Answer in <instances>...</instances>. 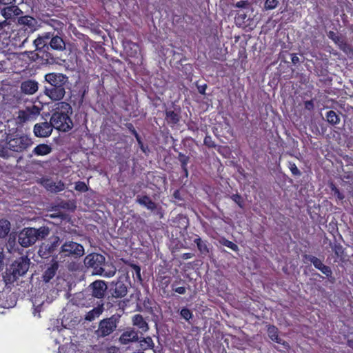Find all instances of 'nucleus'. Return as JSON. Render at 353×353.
I'll return each mask as SVG.
<instances>
[{"label":"nucleus","mask_w":353,"mask_h":353,"mask_svg":"<svg viewBox=\"0 0 353 353\" xmlns=\"http://www.w3.org/2000/svg\"><path fill=\"white\" fill-rule=\"evenodd\" d=\"M43 92L54 101H61L65 95V90L69 84V78L60 72H50L44 76Z\"/></svg>","instance_id":"nucleus-1"},{"label":"nucleus","mask_w":353,"mask_h":353,"mask_svg":"<svg viewBox=\"0 0 353 353\" xmlns=\"http://www.w3.org/2000/svg\"><path fill=\"white\" fill-rule=\"evenodd\" d=\"M72 109L70 104L65 101H59L54 105L50 122L56 130L66 132L72 129L74 125L70 118Z\"/></svg>","instance_id":"nucleus-2"},{"label":"nucleus","mask_w":353,"mask_h":353,"mask_svg":"<svg viewBox=\"0 0 353 353\" xmlns=\"http://www.w3.org/2000/svg\"><path fill=\"white\" fill-rule=\"evenodd\" d=\"M84 254L85 250L81 243L72 240H65L62 241L55 257L60 263H64L68 270H72L74 266L72 261L80 259Z\"/></svg>","instance_id":"nucleus-3"},{"label":"nucleus","mask_w":353,"mask_h":353,"mask_svg":"<svg viewBox=\"0 0 353 353\" xmlns=\"http://www.w3.org/2000/svg\"><path fill=\"white\" fill-rule=\"evenodd\" d=\"M0 134H2V140L6 141L8 149L14 152H23L33 144L32 139L23 133L8 134L1 130Z\"/></svg>","instance_id":"nucleus-4"},{"label":"nucleus","mask_w":353,"mask_h":353,"mask_svg":"<svg viewBox=\"0 0 353 353\" xmlns=\"http://www.w3.org/2000/svg\"><path fill=\"white\" fill-rule=\"evenodd\" d=\"M50 234V229L47 226L39 228H25L19 233V243L24 248H28L35 243L36 241L44 239Z\"/></svg>","instance_id":"nucleus-5"},{"label":"nucleus","mask_w":353,"mask_h":353,"mask_svg":"<svg viewBox=\"0 0 353 353\" xmlns=\"http://www.w3.org/2000/svg\"><path fill=\"white\" fill-rule=\"evenodd\" d=\"M105 263V258L99 253H90L84 259V264L87 268L93 269L92 274L96 275L111 277L114 275L115 270L104 272L103 265Z\"/></svg>","instance_id":"nucleus-6"},{"label":"nucleus","mask_w":353,"mask_h":353,"mask_svg":"<svg viewBox=\"0 0 353 353\" xmlns=\"http://www.w3.org/2000/svg\"><path fill=\"white\" fill-rule=\"evenodd\" d=\"M121 315L115 314L110 317L103 319L99 322L98 328L95 331L99 338H105L112 334L120 322Z\"/></svg>","instance_id":"nucleus-7"},{"label":"nucleus","mask_w":353,"mask_h":353,"mask_svg":"<svg viewBox=\"0 0 353 353\" xmlns=\"http://www.w3.org/2000/svg\"><path fill=\"white\" fill-rule=\"evenodd\" d=\"M30 267V259L27 256H21L17 259L7 268V273L12 276L13 280L17 279L19 276L24 275Z\"/></svg>","instance_id":"nucleus-8"},{"label":"nucleus","mask_w":353,"mask_h":353,"mask_svg":"<svg viewBox=\"0 0 353 353\" xmlns=\"http://www.w3.org/2000/svg\"><path fill=\"white\" fill-rule=\"evenodd\" d=\"M0 14L6 19H12L23 14L17 6L16 0H0Z\"/></svg>","instance_id":"nucleus-9"},{"label":"nucleus","mask_w":353,"mask_h":353,"mask_svg":"<svg viewBox=\"0 0 353 353\" xmlns=\"http://www.w3.org/2000/svg\"><path fill=\"white\" fill-rule=\"evenodd\" d=\"M63 241V239H61L58 236H52L48 243L41 245L39 254L42 258H48L57 251L59 248L60 249Z\"/></svg>","instance_id":"nucleus-10"},{"label":"nucleus","mask_w":353,"mask_h":353,"mask_svg":"<svg viewBox=\"0 0 353 353\" xmlns=\"http://www.w3.org/2000/svg\"><path fill=\"white\" fill-rule=\"evenodd\" d=\"M41 108L35 105L27 107L25 110H19L17 117V122L23 123L27 121H34L39 115Z\"/></svg>","instance_id":"nucleus-11"},{"label":"nucleus","mask_w":353,"mask_h":353,"mask_svg":"<svg viewBox=\"0 0 353 353\" xmlns=\"http://www.w3.org/2000/svg\"><path fill=\"white\" fill-rule=\"evenodd\" d=\"M137 202L139 205L152 212L154 214L159 216V218H162L163 216L161 206H159L157 203L153 201L149 196H138L137 198Z\"/></svg>","instance_id":"nucleus-12"},{"label":"nucleus","mask_w":353,"mask_h":353,"mask_svg":"<svg viewBox=\"0 0 353 353\" xmlns=\"http://www.w3.org/2000/svg\"><path fill=\"white\" fill-rule=\"evenodd\" d=\"M128 277L125 275H122L119 277L116 283H112L111 288L112 295L114 298H123L128 292Z\"/></svg>","instance_id":"nucleus-13"},{"label":"nucleus","mask_w":353,"mask_h":353,"mask_svg":"<svg viewBox=\"0 0 353 353\" xmlns=\"http://www.w3.org/2000/svg\"><path fill=\"white\" fill-rule=\"evenodd\" d=\"M108 285L105 281L102 280H97L90 283L88 288V290L90 292V294L98 299H101L105 296Z\"/></svg>","instance_id":"nucleus-14"},{"label":"nucleus","mask_w":353,"mask_h":353,"mask_svg":"<svg viewBox=\"0 0 353 353\" xmlns=\"http://www.w3.org/2000/svg\"><path fill=\"white\" fill-rule=\"evenodd\" d=\"M303 258L305 260L312 263L315 268L320 270L327 277L329 278L332 276V271L330 267L323 264V261L320 259L311 254H305Z\"/></svg>","instance_id":"nucleus-15"},{"label":"nucleus","mask_w":353,"mask_h":353,"mask_svg":"<svg viewBox=\"0 0 353 353\" xmlns=\"http://www.w3.org/2000/svg\"><path fill=\"white\" fill-rule=\"evenodd\" d=\"M53 128L54 125L50 121L41 122L34 125L33 132L37 137H48L52 134Z\"/></svg>","instance_id":"nucleus-16"},{"label":"nucleus","mask_w":353,"mask_h":353,"mask_svg":"<svg viewBox=\"0 0 353 353\" xmlns=\"http://www.w3.org/2000/svg\"><path fill=\"white\" fill-rule=\"evenodd\" d=\"M18 23L29 33L34 32L39 26L37 20L29 15L18 17Z\"/></svg>","instance_id":"nucleus-17"},{"label":"nucleus","mask_w":353,"mask_h":353,"mask_svg":"<svg viewBox=\"0 0 353 353\" xmlns=\"http://www.w3.org/2000/svg\"><path fill=\"white\" fill-rule=\"evenodd\" d=\"M59 260L56 257L52 258L51 263L48 266L42 275L43 281L45 283H48L54 278L59 268Z\"/></svg>","instance_id":"nucleus-18"},{"label":"nucleus","mask_w":353,"mask_h":353,"mask_svg":"<svg viewBox=\"0 0 353 353\" xmlns=\"http://www.w3.org/2000/svg\"><path fill=\"white\" fill-rule=\"evenodd\" d=\"M138 332L133 328H128L119 336V341L123 345H128L132 342L139 341Z\"/></svg>","instance_id":"nucleus-19"},{"label":"nucleus","mask_w":353,"mask_h":353,"mask_svg":"<svg viewBox=\"0 0 353 353\" xmlns=\"http://www.w3.org/2000/svg\"><path fill=\"white\" fill-rule=\"evenodd\" d=\"M328 37L332 39L339 48L345 52L351 50L350 46L347 43L346 40L341 36H339L333 31H330L327 34Z\"/></svg>","instance_id":"nucleus-20"},{"label":"nucleus","mask_w":353,"mask_h":353,"mask_svg":"<svg viewBox=\"0 0 353 353\" xmlns=\"http://www.w3.org/2000/svg\"><path fill=\"white\" fill-rule=\"evenodd\" d=\"M52 36L51 32H46L43 36L39 37L34 41L37 52L44 49L49 50L48 41Z\"/></svg>","instance_id":"nucleus-21"},{"label":"nucleus","mask_w":353,"mask_h":353,"mask_svg":"<svg viewBox=\"0 0 353 353\" xmlns=\"http://www.w3.org/2000/svg\"><path fill=\"white\" fill-rule=\"evenodd\" d=\"M194 243L196 245L200 254L207 256L210 253V244L207 240H203L198 234H194Z\"/></svg>","instance_id":"nucleus-22"},{"label":"nucleus","mask_w":353,"mask_h":353,"mask_svg":"<svg viewBox=\"0 0 353 353\" xmlns=\"http://www.w3.org/2000/svg\"><path fill=\"white\" fill-rule=\"evenodd\" d=\"M132 325L136 326L139 332L143 334L147 332L149 330L148 323L144 319L141 314H137L132 316Z\"/></svg>","instance_id":"nucleus-23"},{"label":"nucleus","mask_w":353,"mask_h":353,"mask_svg":"<svg viewBox=\"0 0 353 353\" xmlns=\"http://www.w3.org/2000/svg\"><path fill=\"white\" fill-rule=\"evenodd\" d=\"M38 90V83L34 80H26L21 83V90L26 94H33Z\"/></svg>","instance_id":"nucleus-24"},{"label":"nucleus","mask_w":353,"mask_h":353,"mask_svg":"<svg viewBox=\"0 0 353 353\" xmlns=\"http://www.w3.org/2000/svg\"><path fill=\"white\" fill-rule=\"evenodd\" d=\"M38 57L41 58L42 63L46 64L57 63L59 58L54 57L48 50L44 49L37 53Z\"/></svg>","instance_id":"nucleus-25"},{"label":"nucleus","mask_w":353,"mask_h":353,"mask_svg":"<svg viewBox=\"0 0 353 353\" xmlns=\"http://www.w3.org/2000/svg\"><path fill=\"white\" fill-rule=\"evenodd\" d=\"M49 40L48 44L51 49L58 51H63L65 49V43L62 37L57 35L54 36V34L52 33Z\"/></svg>","instance_id":"nucleus-26"},{"label":"nucleus","mask_w":353,"mask_h":353,"mask_svg":"<svg viewBox=\"0 0 353 353\" xmlns=\"http://www.w3.org/2000/svg\"><path fill=\"white\" fill-rule=\"evenodd\" d=\"M124 50L127 54L130 57H136L139 51V46L130 40H128L123 43Z\"/></svg>","instance_id":"nucleus-27"},{"label":"nucleus","mask_w":353,"mask_h":353,"mask_svg":"<svg viewBox=\"0 0 353 353\" xmlns=\"http://www.w3.org/2000/svg\"><path fill=\"white\" fill-rule=\"evenodd\" d=\"M103 303L98 305L97 307H94L92 310L88 312L85 316V320L88 321H92L96 318L99 317L103 312Z\"/></svg>","instance_id":"nucleus-28"},{"label":"nucleus","mask_w":353,"mask_h":353,"mask_svg":"<svg viewBox=\"0 0 353 353\" xmlns=\"http://www.w3.org/2000/svg\"><path fill=\"white\" fill-rule=\"evenodd\" d=\"M180 119V110L179 112L166 110L165 112V120L169 125H174L177 124L179 122Z\"/></svg>","instance_id":"nucleus-29"},{"label":"nucleus","mask_w":353,"mask_h":353,"mask_svg":"<svg viewBox=\"0 0 353 353\" xmlns=\"http://www.w3.org/2000/svg\"><path fill=\"white\" fill-rule=\"evenodd\" d=\"M52 152L50 145L45 143L37 145L32 150V153L37 156H44L50 154Z\"/></svg>","instance_id":"nucleus-30"},{"label":"nucleus","mask_w":353,"mask_h":353,"mask_svg":"<svg viewBox=\"0 0 353 353\" xmlns=\"http://www.w3.org/2000/svg\"><path fill=\"white\" fill-rule=\"evenodd\" d=\"M326 121L332 125H336L341 121L339 115L334 110H329L325 113Z\"/></svg>","instance_id":"nucleus-31"},{"label":"nucleus","mask_w":353,"mask_h":353,"mask_svg":"<svg viewBox=\"0 0 353 353\" xmlns=\"http://www.w3.org/2000/svg\"><path fill=\"white\" fill-rule=\"evenodd\" d=\"M10 231V223L5 219H0V238H5Z\"/></svg>","instance_id":"nucleus-32"},{"label":"nucleus","mask_w":353,"mask_h":353,"mask_svg":"<svg viewBox=\"0 0 353 353\" xmlns=\"http://www.w3.org/2000/svg\"><path fill=\"white\" fill-rule=\"evenodd\" d=\"M140 349L143 352L145 350L152 349L154 347V343L150 336L143 337L139 341Z\"/></svg>","instance_id":"nucleus-33"},{"label":"nucleus","mask_w":353,"mask_h":353,"mask_svg":"<svg viewBox=\"0 0 353 353\" xmlns=\"http://www.w3.org/2000/svg\"><path fill=\"white\" fill-rule=\"evenodd\" d=\"M268 334L270 339L277 343H282V340L278 334V329L274 325H270L268 328Z\"/></svg>","instance_id":"nucleus-34"},{"label":"nucleus","mask_w":353,"mask_h":353,"mask_svg":"<svg viewBox=\"0 0 353 353\" xmlns=\"http://www.w3.org/2000/svg\"><path fill=\"white\" fill-rule=\"evenodd\" d=\"M129 266L132 269V274L134 281H137L139 283L142 282V278L141 274V268L139 265L130 263Z\"/></svg>","instance_id":"nucleus-35"},{"label":"nucleus","mask_w":353,"mask_h":353,"mask_svg":"<svg viewBox=\"0 0 353 353\" xmlns=\"http://www.w3.org/2000/svg\"><path fill=\"white\" fill-rule=\"evenodd\" d=\"M329 187L331 190L332 193L336 196V199L339 201H343L345 199V195L343 192H341L339 189L336 187V185L331 182L329 184Z\"/></svg>","instance_id":"nucleus-36"},{"label":"nucleus","mask_w":353,"mask_h":353,"mask_svg":"<svg viewBox=\"0 0 353 353\" xmlns=\"http://www.w3.org/2000/svg\"><path fill=\"white\" fill-rule=\"evenodd\" d=\"M45 186L48 190L54 192H60L63 190L62 188H59L54 182L49 179L46 181Z\"/></svg>","instance_id":"nucleus-37"},{"label":"nucleus","mask_w":353,"mask_h":353,"mask_svg":"<svg viewBox=\"0 0 353 353\" xmlns=\"http://www.w3.org/2000/svg\"><path fill=\"white\" fill-rule=\"evenodd\" d=\"M180 315L181 318L187 321H190V320L192 319L193 318V312L186 307L181 308L180 311Z\"/></svg>","instance_id":"nucleus-38"},{"label":"nucleus","mask_w":353,"mask_h":353,"mask_svg":"<svg viewBox=\"0 0 353 353\" xmlns=\"http://www.w3.org/2000/svg\"><path fill=\"white\" fill-rule=\"evenodd\" d=\"M181 281V279H180L179 281H175L171 285L172 290L179 294H185L186 293V288L183 286H176V284L180 283Z\"/></svg>","instance_id":"nucleus-39"},{"label":"nucleus","mask_w":353,"mask_h":353,"mask_svg":"<svg viewBox=\"0 0 353 353\" xmlns=\"http://www.w3.org/2000/svg\"><path fill=\"white\" fill-rule=\"evenodd\" d=\"M221 243L231 249L232 250L234 251V252H237L239 251V247L236 244H235L234 243H233L232 241L228 240V239H223L221 241Z\"/></svg>","instance_id":"nucleus-40"},{"label":"nucleus","mask_w":353,"mask_h":353,"mask_svg":"<svg viewBox=\"0 0 353 353\" xmlns=\"http://www.w3.org/2000/svg\"><path fill=\"white\" fill-rule=\"evenodd\" d=\"M231 199L235 202L241 208L244 207V201L241 195L238 193L234 194L230 196Z\"/></svg>","instance_id":"nucleus-41"},{"label":"nucleus","mask_w":353,"mask_h":353,"mask_svg":"<svg viewBox=\"0 0 353 353\" xmlns=\"http://www.w3.org/2000/svg\"><path fill=\"white\" fill-rule=\"evenodd\" d=\"M4 141H3L1 137L0 139V157H8V148L6 143L3 144Z\"/></svg>","instance_id":"nucleus-42"},{"label":"nucleus","mask_w":353,"mask_h":353,"mask_svg":"<svg viewBox=\"0 0 353 353\" xmlns=\"http://www.w3.org/2000/svg\"><path fill=\"white\" fill-rule=\"evenodd\" d=\"M203 143L209 148H215L216 147L215 142L213 141L212 137L210 135H206L205 137Z\"/></svg>","instance_id":"nucleus-43"},{"label":"nucleus","mask_w":353,"mask_h":353,"mask_svg":"<svg viewBox=\"0 0 353 353\" xmlns=\"http://www.w3.org/2000/svg\"><path fill=\"white\" fill-rule=\"evenodd\" d=\"M74 189L81 192H85L88 190V187L83 181H78L75 183Z\"/></svg>","instance_id":"nucleus-44"},{"label":"nucleus","mask_w":353,"mask_h":353,"mask_svg":"<svg viewBox=\"0 0 353 353\" xmlns=\"http://www.w3.org/2000/svg\"><path fill=\"white\" fill-rule=\"evenodd\" d=\"M279 3L277 0H266L264 4L265 10H272L275 8Z\"/></svg>","instance_id":"nucleus-45"},{"label":"nucleus","mask_w":353,"mask_h":353,"mask_svg":"<svg viewBox=\"0 0 353 353\" xmlns=\"http://www.w3.org/2000/svg\"><path fill=\"white\" fill-rule=\"evenodd\" d=\"M135 139H136V140L138 143V145H139L140 149L141 150V151L146 154L147 150H148V147L143 144L141 136L139 135L138 137H135Z\"/></svg>","instance_id":"nucleus-46"},{"label":"nucleus","mask_w":353,"mask_h":353,"mask_svg":"<svg viewBox=\"0 0 353 353\" xmlns=\"http://www.w3.org/2000/svg\"><path fill=\"white\" fill-rule=\"evenodd\" d=\"M292 174L294 176H300L301 173L300 172V170H299V168L296 166V165L294 163L292 164V163H290V167H289Z\"/></svg>","instance_id":"nucleus-47"},{"label":"nucleus","mask_w":353,"mask_h":353,"mask_svg":"<svg viewBox=\"0 0 353 353\" xmlns=\"http://www.w3.org/2000/svg\"><path fill=\"white\" fill-rule=\"evenodd\" d=\"M333 250L337 256H342L343 254V248L340 244H335Z\"/></svg>","instance_id":"nucleus-48"},{"label":"nucleus","mask_w":353,"mask_h":353,"mask_svg":"<svg viewBox=\"0 0 353 353\" xmlns=\"http://www.w3.org/2000/svg\"><path fill=\"white\" fill-rule=\"evenodd\" d=\"M125 126L131 132V134L134 136V137H137L139 135L132 123H126Z\"/></svg>","instance_id":"nucleus-49"},{"label":"nucleus","mask_w":353,"mask_h":353,"mask_svg":"<svg viewBox=\"0 0 353 353\" xmlns=\"http://www.w3.org/2000/svg\"><path fill=\"white\" fill-rule=\"evenodd\" d=\"M103 353H121L120 349L116 346H110L105 348Z\"/></svg>","instance_id":"nucleus-50"},{"label":"nucleus","mask_w":353,"mask_h":353,"mask_svg":"<svg viewBox=\"0 0 353 353\" xmlns=\"http://www.w3.org/2000/svg\"><path fill=\"white\" fill-rule=\"evenodd\" d=\"M304 107L307 110H312L314 108L313 99L308 100L304 102Z\"/></svg>","instance_id":"nucleus-51"},{"label":"nucleus","mask_w":353,"mask_h":353,"mask_svg":"<svg viewBox=\"0 0 353 353\" xmlns=\"http://www.w3.org/2000/svg\"><path fill=\"white\" fill-rule=\"evenodd\" d=\"M283 52H284V51H282L279 55V59H281V63L279 64L278 69L279 70V72L281 73L285 72V70H282V67H283L282 63H283L284 64L287 63V61L285 60V58H284Z\"/></svg>","instance_id":"nucleus-52"},{"label":"nucleus","mask_w":353,"mask_h":353,"mask_svg":"<svg viewBox=\"0 0 353 353\" xmlns=\"http://www.w3.org/2000/svg\"><path fill=\"white\" fill-rule=\"evenodd\" d=\"M5 266V254L3 251H0V271L3 270Z\"/></svg>","instance_id":"nucleus-53"},{"label":"nucleus","mask_w":353,"mask_h":353,"mask_svg":"<svg viewBox=\"0 0 353 353\" xmlns=\"http://www.w3.org/2000/svg\"><path fill=\"white\" fill-rule=\"evenodd\" d=\"M173 197L177 201H183V197L181 195V192L179 190H174L173 193Z\"/></svg>","instance_id":"nucleus-54"},{"label":"nucleus","mask_w":353,"mask_h":353,"mask_svg":"<svg viewBox=\"0 0 353 353\" xmlns=\"http://www.w3.org/2000/svg\"><path fill=\"white\" fill-rule=\"evenodd\" d=\"M189 160H190V157H187L184 159L180 161L181 168L185 169V167H188V163L189 162Z\"/></svg>","instance_id":"nucleus-55"},{"label":"nucleus","mask_w":353,"mask_h":353,"mask_svg":"<svg viewBox=\"0 0 353 353\" xmlns=\"http://www.w3.org/2000/svg\"><path fill=\"white\" fill-rule=\"evenodd\" d=\"M7 62L5 60L0 61V72H3L6 70Z\"/></svg>","instance_id":"nucleus-56"},{"label":"nucleus","mask_w":353,"mask_h":353,"mask_svg":"<svg viewBox=\"0 0 353 353\" xmlns=\"http://www.w3.org/2000/svg\"><path fill=\"white\" fill-rule=\"evenodd\" d=\"M194 256V254L192 253H183L182 254V259H184V260H187V259H191Z\"/></svg>","instance_id":"nucleus-57"},{"label":"nucleus","mask_w":353,"mask_h":353,"mask_svg":"<svg viewBox=\"0 0 353 353\" xmlns=\"http://www.w3.org/2000/svg\"><path fill=\"white\" fill-rule=\"evenodd\" d=\"M245 3V1H239V2H237V3H236V6L237 8H243V7L244 6Z\"/></svg>","instance_id":"nucleus-58"},{"label":"nucleus","mask_w":353,"mask_h":353,"mask_svg":"<svg viewBox=\"0 0 353 353\" xmlns=\"http://www.w3.org/2000/svg\"><path fill=\"white\" fill-rule=\"evenodd\" d=\"M188 156L185 155L182 152H179V156H178V159L180 161L184 159L185 158H186Z\"/></svg>","instance_id":"nucleus-59"},{"label":"nucleus","mask_w":353,"mask_h":353,"mask_svg":"<svg viewBox=\"0 0 353 353\" xmlns=\"http://www.w3.org/2000/svg\"><path fill=\"white\" fill-rule=\"evenodd\" d=\"M347 345L353 350V339H349L347 341Z\"/></svg>","instance_id":"nucleus-60"},{"label":"nucleus","mask_w":353,"mask_h":353,"mask_svg":"<svg viewBox=\"0 0 353 353\" xmlns=\"http://www.w3.org/2000/svg\"><path fill=\"white\" fill-rule=\"evenodd\" d=\"M183 173H184V176L185 177H188V167H185V169L184 168H181Z\"/></svg>","instance_id":"nucleus-61"},{"label":"nucleus","mask_w":353,"mask_h":353,"mask_svg":"<svg viewBox=\"0 0 353 353\" xmlns=\"http://www.w3.org/2000/svg\"><path fill=\"white\" fill-rule=\"evenodd\" d=\"M292 61L294 63H296V62L299 61V58L297 57H296L295 55H294L292 57Z\"/></svg>","instance_id":"nucleus-62"},{"label":"nucleus","mask_w":353,"mask_h":353,"mask_svg":"<svg viewBox=\"0 0 353 353\" xmlns=\"http://www.w3.org/2000/svg\"><path fill=\"white\" fill-rule=\"evenodd\" d=\"M85 90H84L82 93V95H81V101H82L83 100V98H84V95H85Z\"/></svg>","instance_id":"nucleus-63"},{"label":"nucleus","mask_w":353,"mask_h":353,"mask_svg":"<svg viewBox=\"0 0 353 353\" xmlns=\"http://www.w3.org/2000/svg\"><path fill=\"white\" fill-rule=\"evenodd\" d=\"M283 271L285 273H287V268H285V267H283Z\"/></svg>","instance_id":"nucleus-64"}]
</instances>
